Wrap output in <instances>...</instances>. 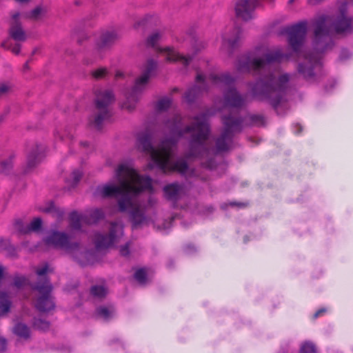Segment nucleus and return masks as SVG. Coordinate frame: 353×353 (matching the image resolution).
Listing matches in <instances>:
<instances>
[{"label": "nucleus", "mask_w": 353, "mask_h": 353, "mask_svg": "<svg viewBox=\"0 0 353 353\" xmlns=\"http://www.w3.org/2000/svg\"><path fill=\"white\" fill-rule=\"evenodd\" d=\"M42 150L41 145L36 143L28 153L26 165L23 170L24 174L31 172L41 163L43 158Z\"/></svg>", "instance_id": "obj_15"}, {"label": "nucleus", "mask_w": 353, "mask_h": 353, "mask_svg": "<svg viewBox=\"0 0 353 353\" xmlns=\"http://www.w3.org/2000/svg\"><path fill=\"white\" fill-rule=\"evenodd\" d=\"M184 250L185 252L187 253V254H192V253H194L196 251V247L192 245V244H188L185 248H184Z\"/></svg>", "instance_id": "obj_55"}, {"label": "nucleus", "mask_w": 353, "mask_h": 353, "mask_svg": "<svg viewBox=\"0 0 353 353\" xmlns=\"http://www.w3.org/2000/svg\"><path fill=\"white\" fill-rule=\"evenodd\" d=\"M289 81L288 74L276 77L270 73L264 77H260L253 83L252 93L259 101H267L278 115L283 116L289 109Z\"/></svg>", "instance_id": "obj_3"}, {"label": "nucleus", "mask_w": 353, "mask_h": 353, "mask_svg": "<svg viewBox=\"0 0 353 353\" xmlns=\"http://www.w3.org/2000/svg\"><path fill=\"white\" fill-rule=\"evenodd\" d=\"M39 211L46 214H51L58 220H61L65 214V210L57 206L54 201L48 202L46 206L39 208Z\"/></svg>", "instance_id": "obj_22"}, {"label": "nucleus", "mask_w": 353, "mask_h": 353, "mask_svg": "<svg viewBox=\"0 0 353 353\" xmlns=\"http://www.w3.org/2000/svg\"><path fill=\"white\" fill-rule=\"evenodd\" d=\"M12 87L10 83H0V97L7 95L12 91Z\"/></svg>", "instance_id": "obj_49"}, {"label": "nucleus", "mask_w": 353, "mask_h": 353, "mask_svg": "<svg viewBox=\"0 0 353 353\" xmlns=\"http://www.w3.org/2000/svg\"><path fill=\"white\" fill-rule=\"evenodd\" d=\"M130 220L133 229L137 228L146 220L144 212L139 207L132 209L130 212Z\"/></svg>", "instance_id": "obj_23"}, {"label": "nucleus", "mask_w": 353, "mask_h": 353, "mask_svg": "<svg viewBox=\"0 0 353 353\" xmlns=\"http://www.w3.org/2000/svg\"><path fill=\"white\" fill-rule=\"evenodd\" d=\"M234 137L222 131L220 136L216 140V148L218 152H226L229 150V143L233 141Z\"/></svg>", "instance_id": "obj_24"}, {"label": "nucleus", "mask_w": 353, "mask_h": 353, "mask_svg": "<svg viewBox=\"0 0 353 353\" xmlns=\"http://www.w3.org/2000/svg\"><path fill=\"white\" fill-rule=\"evenodd\" d=\"M299 353H317V351L312 342L305 341L301 345Z\"/></svg>", "instance_id": "obj_41"}, {"label": "nucleus", "mask_w": 353, "mask_h": 353, "mask_svg": "<svg viewBox=\"0 0 353 353\" xmlns=\"http://www.w3.org/2000/svg\"><path fill=\"white\" fill-rule=\"evenodd\" d=\"M169 61H181L185 66H188L192 60V57H186L179 54H174V52H169L168 56Z\"/></svg>", "instance_id": "obj_37"}, {"label": "nucleus", "mask_w": 353, "mask_h": 353, "mask_svg": "<svg viewBox=\"0 0 353 353\" xmlns=\"http://www.w3.org/2000/svg\"><path fill=\"white\" fill-rule=\"evenodd\" d=\"M30 61V60H28V61L24 63V65H23V69H24V70H29V61Z\"/></svg>", "instance_id": "obj_64"}, {"label": "nucleus", "mask_w": 353, "mask_h": 353, "mask_svg": "<svg viewBox=\"0 0 353 353\" xmlns=\"http://www.w3.org/2000/svg\"><path fill=\"white\" fill-rule=\"evenodd\" d=\"M11 301L9 300L8 294L5 292H0V312L6 314L10 311Z\"/></svg>", "instance_id": "obj_34"}, {"label": "nucleus", "mask_w": 353, "mask_h": 353, "mask_svg": "<svg viewBox=\"0 0 353 353\" xmlns=\"http://www.w3.org/2000/svg\"><path fill=\"white\" fill-rule=\"evenodd\" d=\"M283 34L288 36V43L292 51L296 55L301 53L307 34V23L300 21L283 29Z\"/></svg>", "instance_id": "obj_8"}, {"label": "nucleus", "mask_w": 353, "mask_h": 353, "mask_svg": "<svg viewBox=\"0 0 353 353\" xmlns=\"http://www.w3.org/2000/svg\"><path fill=\"white\" fill-rule=\"evenodd\" d=\"M139 184L142 190H148L150 192L153 191V187L152 184V179L149 176H141L139 177Z\"/></svg>", "instance_id": "obj_39"}, {"label": "nucleus", "mask_w": 353, "mask_h": 353, "mask_svg": "<svg viewBox=\"0 0 353 353\" xmlns=\"http://www.w3.org/2000/svg\"><path fill=\"white\" fill-rule=\"evenodd\" d=\"M259 3V0H238L235 6L236 16L245 21L250 20Z\"/></svg>", "instance_id": "obj_12"}, {"label": "nucleus", "mask_w": 353, "mask_h": 353, "mask_svg": "<svg viewBox=\"0 0 353 353\" xmlns=\"http://www.w3.org/2000/svg\"><path fill=\"white\" fill-rule=\"evenodd\" d=\"M134 278L140 284H145L147 281V272L144 268L138 269L134 274Z\"/></svg>", "instance_id": "obj_42"}, {"label": "nucleus", "mask_w": 353, "mask_h": 353, "mask_svg": "<svg viewBox=\"0 0 353 353\" xmlns=\"http://www.w3.org/2000/svg\"><path fill=\"white\" fill-rule=\"evenodd\" d=\"M14 155H10L8 159L0 161V174L3 175H9L13 169V159Z\"/></svg>", "instance_id": "obj_29"}, {"label": "nucleus", "mask_w": 353, "mask_h": 353, "mask_svg": "<svg viewBox=\"0 0 353 353\" xmlns=\"http://www.w3.org/2000/svg\"><path fill=\"white\" fill-rule=\"evenodd\" d=\"M21 46L19 43H17L12 49V52L15 54H19L21 51Z\"/></svg>", "instance_id": "obj_58"}, {"label": "nucleus", "mask_w": 353, "mask_h": 353, "mask_svg": "<svg viewBox=\"0 0 353 353\" xmlns=\"http://www.w3.org/2000/svg\"><path fill=\"white\" fill-rule=\"evenodd\" d=\"M114 101V96L111 90H99L96 92L94 105L97 112L94 119L90 121V125L97 130L102 129L103 122L112 117L110 105Z\"/></svg>", "instance_id": "obj_5"}, {"label": "nucleus", "mask_w": 353, "mask_h": 353, "mask_svg": "<svg viewBox=\"0 0 353 353\" xmlns=\"http://www.w3.org/2000/svg\"><path fill=\"white\" fill-rule=\"evenodd\" d=\"M28 225L29 232L39 231L42 227V219L40 217H36Z\"/></svg>", "instance_id": "obj_45"}, {"label": "nucleus", "mask_w": 353, "mask_h": 353, "mask_svg": "<svg viewBox=\"0 0 353 353\" xmlns=\"http://www.w3.org/2000/svg\"><path fill=\"white\" fill-rule=\"evenodd\" d=\"M181 190V186L176 183L167 185L163 188V192L165 198L168 200L172 201H176L178 200Z\"/></svg>", "instance_id": "obj_25"}, {"label": "nucleus", "mask_w": 353, "mask_h": 353, "mask_svg": "<svg viewBox=\"0 0 353 353\" xmlns=\"http://www.w3.org/2000/svg\"><path fill=\"white\" fill-rule=\"evenodd\" d=\"M204 79H205V77L201 74H197V76L196 77V80L197 81H201V82L204 81Z\"/></svg>", "instance_id": "obj_63"}, {"label": "nucleus", "mask_w": 353, "mask_h": 353, "mask_svg": "<svg viewBox=\"0 0 353 353\" xmlns=\"http://www.w3.org/2000/svg\"><path fill=\"white\" fill-rule=\"evenodd\" d=\"M32 284L29 283L28 279L25 276L16 274L13 278V285L17 289H21L26 285H29L31 287Z\"/></svg>", "instance_id": "obj_38"}, {"label": "nucleus", "mask_w": 353, "mask_h": 353, "mask_svg": "<svg viewBox=\"0 0 353 353\" xmlns=\"http://www.w3.org/2000/svg\"><path fill=\"white\" fill-rule=\"evenodd\" d=\"M244 118V126L261 127L265 125V118L262 114H248Z\"/></svg>", "instance_id": "obj_26"}, {"label": "nucleus", "mask_w": 353, "mask_h": 353, "mask_svg": "<svg viewBox=\"0 0 353 353\" xmlns=\"http://www.w3.org/2000/svg\"><path fill=\"white\" fill-rule=\"evenodd\" d=\"M7 341L5 338L0 336V352H3L6 349Z\"/></svg>", "instance_id": "obj_56"}, {"label": "nucleus", "mask_w": 353, "mask_h": 353, "mask_svg": "<svg viewBox=\"0 0 353 353\" xmlns=\"http://www.w3.org/2000/svg\"><path fill=\"white\" fill-rule=\"evenodd\" d=\"M31 288L40 296L36 300L35 307L40 312H48L55 308L54 298L52 296L53 285L49 276H46L31 285Z\"/></svg>", "instance_id": "obj_7"}, {"label": "nucleus", "mask_w": 353, "mask_h": 353, "mask_svg": "<svg viewBox=\"0 0 353 353\" xmlns=\"http://www.w3.org/2000/svg\"><path fill=\"white\" fill-rule=\"evenodd\" d=\"M4 279V268L0 265V283Z\"/></svg>", "instance_id": "obj_61"}, {"label": "nucleus", "mask_w": 353, "mask_h": 353, "mask_svg": "<svg viewBox=\"0 0 353 353\" xmlns=\"http://www.w3.org/2000/svg\"><path fill=\"white\" fill-rule=\"evenodd\" d=\"M19 248L11 243L9 239L0 238V252L4 253L6 257L18 259Z\"/></svg>", "instance_id": "obj_21"}, {"label": "nucleus", "mask_w": 353, "mask_h": 353, "mask_svg": "<svg viewBox=\"0 0 353 353\" xmlns=\"http://www.w3.org/2000/svg\"><path fill=\"white\" fill-rule=\"evenodd\" d=\"M325 309L324 308H321L320 310H319L318 311H316L314 314V319H316L319 315H321L322 313H324L325 312Z\"/></svg>", "instance_id": "obj_60"}, {"label": "nucleus", "mask_w": 353, "mask_h": 353, "mask_svg": "<svg viewBox=\"0 0 353 353\" xmlns=\"http://www.w3.org/2000/svg\"><path fill=\"white\" fill-rule=\"evenodd\" d=\"M104 217L105 214L102 210L95 209L85 217V221L89 224H95L97 223L100 220L103 219Z\"/></svg>", "instance_id": "obj_32"}, {"label": "nucleus", "mask_w": 353, "mask_h": 353, "mask_svg": "<svg viewBox=\"0 0 353 353\" xmlns=\"http://www.w3.org/2000/svg\"><path fill=\"white\" fill-rule=\"evenodd\" d=\"M70 227L74 230H79L81 228L80 216L75 210L71 212L70 214Z\"/></svg>", "instance_id": "obj_36"}, {"label": "nucleus", "mask_w": 353, "mask_h": 353, "mask_svg": "<svg viewBox=\"0 0 353 353\" xmlns=\"http://www.w3.org/2000/svg\"><path fill=\"white\" fill-rule=\"evenodd\" d=\"M243 33L242 29L239 26H235L232 30V37L224 39L223 46H227L228 54L231 56L234 50L239 46V41Z\"/></svg>", "instance_id": "obj_20"}, {"label": "nucleus", "mask_w": 353, "mask_h": 353, "mask_svg": "<svg viewBox=\"0 0 353 353\" xmlns=\"http://www.w3.org/2000/svg\"><path fill=\"white\" fill-rule=\"evenodd\" d=\"M161 37V34L155 32L151 34L146 39L145 44L148 47H154V46L157 43L159 39Z\"/></svg>", "instance_id": "obj_44"}, {"label": "nucleus", "mask_w": 353, "mask_h": 353, "mask_svg": "<svg viewBox=\"0 0 353 353\" xmlns=\"http://www.w3.org/2000/svg\"><path fill=\"white\" fill-rule=\"evenodd\" d=\"M130 172V168L126 164H120L116 170V177L121 184L125 183L124 176Z\"/></svg>", "instance_id": "obj_35"}, {"label": "nucleus", "mask_w": 353, "mask_h": 353, "mask_svg": "<svg viewBox=\"0 0 353 353\" xmlns=\"http://www.w3.org/2000/svg\"><path fill=\"white\" fill-rule=\"evenodd\" d=\"M10 110L8 109L3 114L0 115V123L4 120L6 116L8 114Z\"/></svg>", "instance_id": "obj_62"}, {"label": "nucleus", "mask_w": 353, "mask_h": 353, "mask_svg": "<svg viewBox=\"0 0 353 353\" xmlns=\"http://www.w3.org/2000/svg\"><path fill=\"white\" fill-rule=\"evenodd\" d=\"M350 57H351L350 52L347 49L343 48L341 50V51L340 52L339 59L341 61H345V60L348 59Z\"/></svg>", "instance_id": "obj_54"}, {"label": "nucleus", "mask_w": 353, "mask_h": 353, "mask_svg": "<svg viewBox=\"0 0 353 353\" xmlns=\"http://www.w3.org/2000/svg\"><path fill=\"white\" fill-rule=\"evenodd\" d=\"M230 205L231 206H238L239 208H243V207H245L247 206V204L244 203H238V202H231L230 203Z\"/></svg>", "instance_id": "obj_59"}, {"label": "nucleus", "mask_w": 353, "mask_h": 353, "mask_svg": "<svg viewBox=\"0 0 353 353\" xmlns=\"http://www.w3.org/2000/svg\"><path fill=\"white\" fill-rule=\"evenodd\" d=\"M201 90V88L197 85H194L188 89L184 94L185 101L189 103H194L200 94Z\"/></svg>", "instance_id": "obj_33"}, {"label": "nucleus", "mask_w": 353, "mask_h": 353, "mask_svg": "<svg viewBox=\"0 0 353 353\" xmlns=\"http://www.w3.org/2000/svg\"><path fill=\"white\" fill-rule=\"evenodd\" d=\"M116 236L114 225H112L108 234L97 235L95 240L96 248L99 250L108 248L114 243Z\"/></svg>", "instance_id": "obj_19"}, {"label": "nucleus", "mask_w": 353, "mask_h": 353, "mask_svg": "<svg viewBox=\"0 0 353 353\" xmlns=\"http://www.w3.org/2000/svg\"><path fill=\"white\" fill-rule=\"evenodd\" d=\"M90 293L93 297L102 299L106 296L108 288L104 285H94L91 286Z\"/></svg>", "instance_id": "obj_31"}, {"label": "nucleus", "mask_w": 353, "mask_h": 353, "mask_svg": "<svg viewBox=\"0 0 353 353\" xmlns=\"http://www.w3.org/2000/svg\"><path fill=\"white\" fill-rule=\"evenodd\" d=\"M33 325L37 330L46 331L50 327V322L41 319H34Z\"/></svg>", "instance_id": "obj_43"}, {"label": "nucleus", "mask_w": 353, "mask_h": 353, "mask_svg": "<svg viewBox=\"0 0 353 353\" xmlns=\"http://www.w3.org/2000/svg\"><path fill=\"white\" fill-rule=\"evenodd\" d=\"M72 187L76 186L82 177V172L79 170H75L72 172Z\"/></svg>", "instance_id": "obj_50"}, {"label": "nucleus", "mask_w": 353, "mask_h": 353, "mask_svg": "<svg viewBox=\"0 0 353 353\" xmlns=\"http://www.w3.org/2000/svg\"><path fill=\"white\" fill-rule=\"evenodd\" d=\"M223 125L222 131L234 137L236 133H240L244 128V118L239 115L234 114L230 112L221 116Z\"/></svg>", "instance_id": "obj_11"}, {"label": "nucleus", "mask_w": 353, "mask_h": 353, "mask_svg": "<svg viewBox=\"0 0 353 353\" xmlns=\"http://www.w3.org/2000/svg\"><path fill=\"white\" fill-rule=\"evenodd\" d=\"M208 117V112H201L194 117L196 122L183 128L182 118L179 115H176L168 119L165 123L169 130L170 137L161 142L159 150L152 145V137L148 131L138 134L137 147L139 150L150 154L152 162L148 165L150 168L155 166L163 169L169 159L171 150L176 145L179 139L185 134L196 131L191 135L187 157H202L208 151L205 144L210 132Z\"/></svg>", "instance_id": "obj_1"}, {"label": "nucleus", "mask_w": 353, "mask_h": 353, "mask_svg": "<svg viewBox=\"0 0 353 353\" xmlns=\"http://www.w3.org/2000/svg\"><path fill=\"white\" fill-rule=\"evenodd\" d=\"M337 17H348L347 16V9L345 6H341L339 8V14Z\"/></svg>", "instance_id": "obj_57"}, {"label": "nucleus", "mask_w": 353, "mask_h": 353, "mask_svg": "<svg viewBox=\"0 0 353 353\" xmlns=\"http://www.w3.org/2000/svg\"><path fill=\"white\" fill-rule=\"evenodd\" d=\"M120 39V35L115 31H106L101 34L97 46L100 50L111 48Z\"/></svg>", "instance_id": "obj_16"}, {"label": "nucleus", "mask_w": 353, "mask_h": 353, "mask_svg": "<svg viewBox=\"0 0 353 353\" xmlns=\"http://www.w3.org/2000/svg\"><path fill=\"white\" fill-rule=\"evenodd\" d=\"M98 189L100 190L103 198H119L118 207L121 212H126L127 209L132 205L130 195L120 185L108 184Z\"/></svg>", "instance_id": "obj_9"}, {"label": "nucleus", "mask_w": 353, "mask_h": 353, "mask_svg": "<svg viewBox=\"0 0 353 353\" xmlns=\"http://www.w3.org/2000/svg\"><path fill=\"white\" fill-rule=\"evenodd\" d=\"M172 103V100L168 97L162 98L159 100L157 103V110L159 111H166L168 110Z\"/></svg>", "instance_id": "obj_40"}, {"label": "nucleus", "mask_w": 353, "mask_h": 353, "mask_svg": "<svg viewBox=\"0 0 353 353\" xmlns=\"http://www.w3.org/2000/svg\"><path fill=\"white\" fill-rule=\"evenodd\" d=\"M13 332L17 335L18 336L23 339H28L30 338V327L23 323H17L14 328H13Z\"/></svg>", "instance_id": "obj_28"}, {"label": "nucleus", "mask_w": 353, "mask_h": 353, "mask_svg": "<svg viewBox=\"0 0 353 353\" xmlns=\"http://www.w3.org/2000/svg\"><path fill=\"white\" fill-rule=\"evenodd\" d=\"M130 243L127 242L125 245H121L119 249V252L121 256H128L130 255Z\"/></svg>", "instance_id": "obj_53"}, {"label": "nucleus", "mask_w": 353, "mask_h": 353, "mask_svg": "<svg viewBox=\"0 0 353 353\" xmlns=\"http://www.w3.org/2000/svg\"><path fill=\"white\" fill-rule=\"evenodd\" d=\"M212 79L214 83H223L225 85H230L235 81V78L229 73L215 74L212 76Z\"/></svg>", "instance_id": "obj_30"}, {"label": "nucleus", "mask_w": 353, "mask_h": 353, "mask_svg": "<svg viewBox=\"0 0 353 353\" xmlns=\"http://www.w3.org/2000/svg\"><path fill=\"white\" fill-rule=\"evenodd\" d=\"M353 18L337 17L333 21L332 25L335 32L337 34L351 33L353 31Z\"/></svg>", "instance_id": "obj_17"}, {"label": "nucleus", "mask_w": 353, "mask_h": 353, "mask_svg": "<svg viewBox=\"0 0 353 353\" xmlns=\"http://www.w3.org/2000/svg\"><path fill=\"white\" fill-rule=\"evenodd\" d=\"M327 17L322 15L314 23V39L312 41L313 52L307 54L305 59L297 65V71L307 82L314 83L320 79L322 63L320 54L331 50L334 41L330 34V30L326 25Z\"/></svg>", "instance_id": "obj_2"}, {"label": "nucleus", "mask_w": 353, "mask_h": 353, "mask_svg": "<svg viewBox=\"0 0 353 353\" xmlns=\"http://www.w3.org/2000/svg\"><path fill=\"white\" fill-rule=\"evenodd\" d=\"M46 11L41 6H37L35 8L32 10L28 14V17L30 19L36 20L38 19L40 15L44 13Z\"/></svg>", "instance_id": "obj_47"}, {"label": "nucleus", "mask_w": 353, "mask_h": 353, "mask_svg": "<svg viewBox=\"0 0 353 353\" xmlns=\"http://www.w3.org/2000/svg\"><path fill=\"white\" fill-rule=\"evenodd\" d=\"M48 270H49V267H48V264H46L44 266H43L42 268H39L36 270V274L39 276H42L41 277L39 280L47 276L46 274H47V272H48Z\"/></svg>", "instance_id": "obj_52"}, {"label": "nucleus", "mask_w": 353, "mask_h": 353, "mask_svg": "<svg viewBox=\"0 0 353 353\" xmlns=\"http://www.w3.org/2000/svg\"><path fill=\"white\" fill-rule=\"evenodd\" d=\"M290 57V54H283L279 50L266 53L263 58L256 57L253 53L249 52L239 57L236 68L241 73L261 74L268 64L280 63L283 59H289Z\"/></svg>", "instance_id": "obj_4"}, {"label": "nucleus", "mask_w": 353, "mask_h": 353, "mask_svg": "<svg viewBox=\"0 0 353 353\" xmlns=\"http://www.w3.org/2000/svg\"><path fill=\"white\" fill-rule=\"evenodd\" d=\"M15 229L21 234L29 233L28 225H26L21 219H17L14 223Z\"/></svg>", "instance_id": "obj_46"}, {"label": "nucleus", "mask_w": 353, "mask_h": 353, "mask_svg": "<svg viewBox=\"0 0 353 353\" xmlns=\"http://www.w3.org/2000/svg\"><path fill=\"white\" fill-rule=\"evenodd\" d=\"M19 17L20 13L19 12L12 14L8 34L10 38L14 41H25L27 39V36L26 32L23 29Z\"/></svg>", "instance_id": "obj_14"}, {"label": "nucleus", "mask_w": 353, "mask_h": 353, "mask_svg": "<svg viewBox=\"0 0 353 353\" xmlns=\"http://www.w3.org/2000/svg\"><path fill=\"white\" fill-rule=\"evenodd\" d=\"M107 74V69L105 68H101L92 72V76L95 79L103 78Z\"/></svg>", "instance_id": "obj_51"}, {"label": "nucleus", "mask_w": 353, "mask_h": 353, "mask_svg": "<svg viewBox=\"0 0 353 353\" xmlns=\"http://www.w3.org/2000/svg\"><path fill=\"white\" fill-rule=\"evenodd\" d=\"M45 244L56 248H61L69 252L78 251L80 244L78 242H71L70 236L65 232L53 231L44 239Z\"/></svg>", "instance_id": "obj_10"}, {"label": "nucleus", "mask_w": 353, "mask_h": 353, "mask_svg": "<svg viewBox=\"0 0 353 353\" xmlns=\"http://www.w3.org/2000/svg\"><path fill=\"white\" fill-rule=\"evenodd\" d=\"M81 254L83 256V259H78L77 257L76 259L78 261V263L81 266H85L89 264L88 257L91 256L92 254L90 250H85L83 252H81Z\"/></svg>", "instance_id": "obj_48"}, {"label": "nucleus", "mask_w": 353, "mask_h": 353, "mask_svg": "<svg viewBox=\"0 0 353 353\" xmlns=\"http://www.w3.org/2000/svg\"><path fill=\"white\" fill-rule=\"evenodd\" d=\"M172 169L187 179L197 176L195 170L190 168L187 161L183 158L178 159L173 161Z\"/></svg>", "instance_id": "obj_18"}, {"label": "nucleus", "mask_w": 353, "mask_h": 353, "mask_svg": "<svg viewBox=\"0 0 353 353\" xmlns=\"http://www.w3.org/2000/svg\"><path fill=\"white\" fill-rule=\"evenodd\" d=\"M157 66V63L154 59H149L147 61L143 74L136 79L134 85L126 96V101L123 104V108L129 111L134 109L136 103L139 101L142 92L148 83L152 72L156 70Z\"/></svg>", "instance_id": "obj_6"}, {"label": "nucleus", "mask_w": 353, "mask_h": 353, "mask_svg": "<svg viewBox=\"0 0 353 353\" xmlns=\"http://www.w3.org/2000/svg\"><path fill=\"white\" fill-rule=\"evenodd\" d=\"M245 103V97L241 95L234 87H229L223 92V105L225 107H230L241 109Z\"/></svg>", "instance_id": "obj_13"}, {"label": "nucleus", "mask_w": 353, "mask_h": 353, "mask_svg": "<svg viewBox=\"0 0 353 353\" xmlns=\"http://www.w3.org/2000/svg\"><path fill=\"white\" fill-rule=\"evenodd\" d=\"M115 312V308L112 305H100L96 309V314L97 316L102 318L106 321L114 317Z\"/></svg>", "instance_id": "obj_27"}]
</instances>
